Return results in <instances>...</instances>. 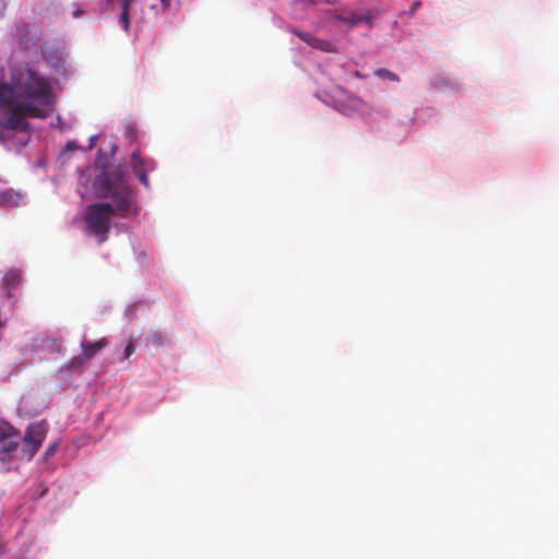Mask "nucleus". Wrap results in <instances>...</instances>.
<instances>
[{
  "mask_svg": "<svg viewBox=\"0 0 559 559\" xmlns=\"http://www.w3.org/2000/svg\"><path fill=\"white\" fill-rule=\"evenodd\" d=\"M55 103L50 80L32 68H13L10 81L0 83V106L11 108L10 127L27 128V117L45 118Z\"/></svg>",
  "mask_w": 559,
  "mask_h": 559,
  "instance_id": "f257e3e1",
  "label": "nucleus"
},
{
  "mask_svg": "<svg viewBox=\"0 0 559 559\" xmlns=\"http://www.w3.org/2000/svg\"><path fill=\"white\" fill-rule=\"evenodd\" d=\"M94 186L99 197L112 199V203L90 204L84 215L88 234L95 236L98 243H103L108 239L114 214L128 217L136 213L135 193L127 185V175L121 169L102 173Z\"/></svg>",
  "mask_w": 559,
  "mask_h": 559,
  "instance_id": "f03ea898",
  "label": "nucleus"
},
{
  "mask_svg": "<svg viewBox=\"0 0 559 559\" xmlns=\"http://www.w3.org/2000/svg\"><path fill=\"white\" fill-rule=\"evenodd\" d=\"M48 431V425L46 421H38L31 424L27 427L23 441L27 447V456L32 459L37 450L40 448L43 441L46 438Z\"/></svg>",
  "mask_w": 559,
  "mask_h": 559,
  "instance_id": "7ed1b4c3",
  "label": "nucleus"
},
{
  "mask_svg": "<svg viewBox=\"0 0 559 559\" xmlns=\"http://www.w3.org/2000/svg\"><path fill=\"white\" fill-rule=\"evenodd\" d=\"M131 167L139 181L145 188H150L147 173L155 169L156 163L151 158H143L136 148L131 154Z\"/></svg>",
  "mask_w": 559,
  "mask_h": 559,
  "instance_id": "20e7f679",
  "label": "nucleus"
},
{
  "mask_svg": "<svg viewBox=\"0 0 559 559\" xmlns=\"http://www.w3.org/2000/svg\"><path fill=\"white\" fill-rule=\"evenodd\" d=\"M335 19L349 27H355L360 23H365L369 27L373 24V16L370 13L367 14H356L354 12H342L335 14Z\"/></svg>",
  "mask_w": 559,
  "mask_h": 559,
  "instance_id": "39448f33",
  "label": "nucleus"
},
{
  "mask_svg": "<svg viewBox=\"0 0 559 559\" xmlns=\"http://www.w3.org/2000/svg\"><path fill=\"white\" fill-rule=\"evenodd\" d=\"M19 445V435L10 428V432L0 435V460L5 461Z\"/></svg>",
  "mask_w": 559,
  "mask_h": 559,
  "instance_id": "423d86ee",
  "label": "nucleus"
},
{
  "mask_svg": "<svg viewBox=\"0 0 559 559\" xmlns=\"http://www.w3.org/2000/svg\"><path fill=\"white\" fill-rule=\"evenodd\" d=\"M293 34H295L298 38H300L302 41L311 46L312 48H316L321 51H332L333 46L330 41L317 38L312 36L310 33L301 32L297 29L292 31Z\"/></svg>",
  "mask_w": 559,
  "mask_h": 559,
  "instance_id": "0eeeda50",
  "label": "nucleus"
},
{
  "mask_svg": "<svg viewBox=\"0 0 559 559\" xmlns=\"http://www.w3.org/2000/svg\"><path fill=\"white\" fill-rule=\"evenodd\" d=\"M108 342L106 338H100L99 341L93 343L84 340L81 343L82 353L85 355V358L90 360L103 348H105Z\"/></svg>",
  "mask_w": 559,
  "mask_h": 559,
  "instance_id": "6e6552de",
  "label": "nucleus"
},
{
  "mask_svg": "<svg viewBox=\"0 0 559 559\" xmlns=\"http://www.w3.org/2000/svg\"><path fill=\"white\" fill-rule=\"evenodd\" d=\"M23 200V194L13 189H7L0 192V204L3 206H17Z\"/></svg>",
  "mask_w": 559,
  "mask_h": 559,
  "instance_id": "1a4fd4ad",
  "label": "nucleus"
},
{
  "mask_svg": "<svg viewBox=\"0 0 559 559\" xmlns=\"http://www.w3.org/2000/svg\"><path fill=\"white\" fill-rule=\"evenodd\" d=\"M0 143H2L5 140L7 131L10 130H26L27 128H13L9 126V118L11 116V108L10 107H2L0 106Z\"/></svg>",
  "mask_w": 559,
  "mask_h": 559,
  "instance_id": "9d476101",
  "label": "nucleus"
},
{
  "mask_svg": "<svg viewBox=\"0 0 559 559\" xmlns=\"http://www.w3.org/2000/svg\"><path fill=\"white\" fill-rule=\"evenodd\" d=\"M146 341L154 347H160L167 343L168 337L164 331H151L146 336Z\"/></svg>",
  "mask_w": 559,
  "mask_h": 559,
  "instance_id": "9b49d317",
  "label": "nucleus"
},
{
  "mask_svg": "<svg viewBox=\"0 0 559 559\" xmlns=\"http://www.w3.org/2000/svg\"><path fill=\"white\" fill-rule=\"evenodd\" d=\"M122 11L119 16V22L122 24L123 31L128 32L130 28V0H122Z\"/></svg>",
  "mask_w": 559,
  "mask_h": 559,
  "instance_id": "f8f14e48",
  "label": "nucleus"
},
{
  "mask_svg": "<svg viewBox=\"0 0 559 559\" xmlns=\"http://www.w3.org/2000/svg\"><path fill=\"white\" fill-rule=\"evenodd\" d=\"M21 276L15 271H10L4 276V287L8 289V296H11L10 290L15 288L20 283Z\"/></svg>",
  "mask_w": 559,
  "mask_h": 559,
  "instance_id": "ddd939ff",
  "label": "nucleus"
},
{
  "mask_svg": "<svg viewBox=\"0 0 559 559\" xmlns=\"http://www.w3.org/2000/svg\"><path fill=\"white\" fill-rule=\"evenodd\" d=\"M86 361H88V359L85 358V355L82 353V355L71 358L66 368L69 370H76L82 368Z\"/></svg>",
  "mask_w": 559,
  "mask_h": 559,
  "instance_id": "4468645a",
  "label": "nucleus"
},
{
  "mask_svg": "<svg viewBox=\"0 0 559 559\" xmlns=\"http://www.w3.org/2000/svg\"><path fill=\"white\" fill-rule=\"evenodd\" d=\"M374 74L380 79H385V80H390L393 82L400 81V78L397 76V74H395L394 72H392L390 70L383 69V68L377 69L374 71Z\"/></svg>",
  "mask_w": 559,
  "mask_h": 559,
  "instance_id": "2eb2a0df",
  "label": "nucleus"
},
{
  "mask_svg": "<svg viewBox=\"0 0 559 559\" xmlns=\"http://www.w3.org/2000/svg\"><path fill=\"white\" fill-rule=\"evenodd\" d=\"M431 85L437 88V90H440V91H443L448 87H453V85L447 81L445 79L441 78V76H435L431 79Z\"/></svg>",
  "mask_w": 559,
  "mask_h": 559,
  "instance_id": "dca6fc26",
  "label": "nucleus"
},
{
  "mask_svg": "<svg viewBox=\"0 0 559 559\" xmlns=\"http://www.w3.org/2000/svg\"><path fill=\"white\" fill-rule=\"evenodd\" d=\"M58 449V443L55 442L45 451L44 457L47 460L48 457L52 456Z\"/></svg>",
  "mask_w": 559,
  "mask_h": 559,
  "instance_id": "f3484780",
  "label": "nucleus"
},
{
  "mask_svg": "<svg viewBox=\"0 0 559 559\" xmlns=\"http://www.w3.org/2000/svg\"><path fill=\"white\" fill-rule=\"evenodd\" d=\"M134 352V346L133 344L130 342L127 344V346L124 347V352H123V358L124 359H128Z\"/></svg>",
  "mask_w": 559,
  "mask_h": 559,
  "instance_id": "a211bd4d",
  "label": "nucleus"
},
{
  "mask_svg": "<svg viewBox=\"0 0 559 559\" xmlns=\"http://www.w3.org/2000/svg\"><path fill=\"white\" fill-rule=\"evenodd\" d=\"M421 7V2L420 1H415L413 4H412V8L408 12V15H413L414 12L419 9Z\"/></svg>",
  "mask_w": 559,
  "mask_h": 559,
  "instance_id": "6ab92c4d",
  "label": "nucleus"
},
{
  "mask_svg": "<svg viewBox=\"0 0 559 559\" xmlns=\"http://www.w3.org/2000/svg\"><path fill=\"white\" fill-rule=\"evenodd\" d=\"M170 2L171 0H160V3H162V7H163V10H167L169 7H170Z\"/></svg>",
  "mask_w": 559,
  "mask_h": 559,
  "instance_id": "aec40b11",
  "label": "nucleus"
},
{
  "mask_svg": "<svg viewBox=\"0 0 559 559\" xmlns=\"http://www.w3.org/2000/svg\"><path fill=\"white\" fill-rule=\"evenodd\" d=\"M97 138H98L97 135H93V136L90 139V148H92V147L95 145V143H96V141H97Z\"/></svg>",
  "mask_w": 559,
  "mask_h": 559,
  "instance_id": "412c9836",
  "label": "nucleus"
},
{
  "mask_svg": "<svg viewBox=\"0 0 559 559\" xmlns=\"http://www.w3.org/2000/svg\"><path fill=\"white\" fill-rule=\"evenodd\" d=\"M82 13H83V12H82V10H75V11L73 12V16H74V17H79V16H81V15H82Z\"/></svg>",
  "mask_w": 559,
  "mask_h": 559,
  "instance_id": "4be33fe9",
  "label": "nucleus"
},
{
  "mask_svg": "<svg viewBox=\"0 0 559 559\" xmlns=\"http://www.w3.org/2000/svg\"><path fill=\"white\" fill-rule=\"evenodd\" d=\"M357 78H360V73L357 71L355 74Z\"/></svg>",
  "mask_w": 559,
  "mask_h": 559,
  "instance_id": "5701e85b",
  "label": "nucleus"
}]
</instances>
